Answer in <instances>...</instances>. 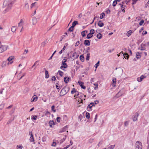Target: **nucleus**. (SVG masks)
Masks as SVG:
<instances>
[{
    "mask_svg": "<svg viewBox=\"0 0 149 149\" xmlns=\"http://www.w3.org/2000/svg\"><path fill=\"white\" fill-rule=\"evenodd\" d=\"M78 83L79 85L81 87V88L83 89H85L86 87L84 85V83L81 81H79L78 82Z\"/></svg>",
    "mask_w": 149,
    "mask_h": 149,
    "instance_id": "nucleus-12",
    "label": "nucleus"
},
{
    "mask_svg": "<svg viewBox=\"0 0 149 149\" xmlns=\"http://www.w3.org/2000/svg\"><path fill=\"white\" fill-rule=\"evenodd\" d=\"M94 85L95 86V87L94 88V89L95 90H96L98 88V84H94Z\"/></svg>",
    "mask_w": 149,
    "mask_h": 149,
    "instance_id": "nucleus-46",
    "label": "nucleus"
},
{
    "mask_svg": "<svg viewBox=\"0 0 149 149\" xmlns=\"http://www.w3.org/2000/svg\"><path fill=\"white\" fill-rule=\"evenodd\" d=\"M6 61H3L2 63L1 66L2 67H5L6 65Z\"/></svg>",
    "mask_w": 149,
    "mask_h": 149,
    "instance_id": "nucleus-27",
    "label": "nucleus"
},
{
    "mask_svg": "<svg viewBox=\"0 0 149 149\" xmlns=\"http://www.w3.org/2000/svg\"><path fill=\"white\" fill-rule=\"evenodd\" d=\"M100 64V61H98L97 63H96L95 65V67L97 68L98 66Z\"/></svg>",
    "mask_w": 149,
    "mask_h": 149,
    "instance_id": "nucleus-52",
    "label": "nucleus"
},
{
    "mask_svg": "<svg viewBox=\"0 0 149 149\" xmlns=\"http://www.w3.org/2000/svg\"><path fill=\"white\" fill-rule=\"evenodd\" d=\"M67 59L66 57H64L62 60V61L63 63H65L67 61Z\"/></svg>",
    "mask_w": 149,
    "mask_h": 149,
    "instance_id": "nucleus-57",
    "label": "nucleus"
},
{
    "mask_svg": "<svg viewBox=\"0 0 149 149\" xmlns=\"http://www.w3.org/2000/svg\"><path fill=\"white\" fill-rule=\"evenodd\" d=\"M70 88L67 86H65L61 90L60 95L62 96L65 95L69 91Z\"/></svg>",
    "mask_w": 149,
    "mask_h": 149,
    "instance_id": "nucleus-2",
    "label": "nucleus"
},
{
    "mask_svg": "<svg viewBox=\"0 0 149 149\" xmlns=\"http://www.w3.org/2000/svg\"><path fill=\"white\" fill-rule=\"evenodd\" d=\"M61 118L60 117H57L56 118V121L58 123L60 122Z\"/></svg>",
    "mask_w": 149,
    "mask_h": 149,
    "instance_id": "nucleus-56",
    "label": "nucleus"
},
{
    "mask_svg": "<svg viewBox=\"0 0 149 149\" xmlns=\"http://www.w3.org/2000/svg\"><path fill=\"white\" fill-rule=\"evenodd\" d=\"M49 124L50 127H52V126L55 125L54 122L53 120H50L49 122Z\"/></svg>",
    "mask_w": 149,
    "mask_h": 149,
    "instance_id": "nucleus-18",
    "label": "nucleus"
},
{
    "mask_svg": "<svg viewBox=\"0 0 149 149\" xmlns=\"http://www.w3.org/2000/svg\"><path fill=\"white\" fill-rule=\"evenodd\" d=\"M144 22V20L143 19L141 20L139 23V25L140 26H141L143 24Z\"/></svg>",
    "mask_w": 149,
    "mask_h": 149,
    "instance_id": "nucleus-53",
    "label": "nucleus"
},
{
    "mask_svg": "<svg viewBox=\"0 0 149 149\" xmlns=\"http://www.w3.org/2000/svg\"><path fill=\"white\" fill-rule=\"evenodd\" d=\"M37 4V2H35L34 3H32L31 5V8H32L33 7H36V5Z\"/></svg>",
    "mask_w": 149,
    "mask_h": 149,
    "instance_id": "nucleus-23",
    "label": "nucleus"
},
{
    "mask_svg": "<svg viewBox=\"0 0 149 149\" xmlns=\"http://www.w3.org/2000/svg\"><path fill=\"white\" fill-rule=\"evenodd\" d=\"M129 123V122L128 121H126L124 123V125L125 126H127L128 125Z\"/></svg>",
    "mask_w": 149,
    "mask_h": 149,
    "instance_id": "nucleus-59",
    "label": "nucleus"
},
{
    "mask_svg": "<svg viewBox=\"0 0 149 149\" xmlns=\"http://www.w3.org/2000/svg\"><path fill=\"white\" fill-rule=\"evenodd\" d=\"M145 77L144 76L142 75L140 77L138 78L137 80L138 82H140L142 81V80Z\"/></svg>",
    "mask_w": 149,
    "mask_h": 149,
    "instance_id": "nucleus-16",
    "label": "nucleus"
},
{
    "mask_svg": "<svg viewBox=\"0 0 149 149\" xmlns=\"http://www.w3.org/2000/svg\"><path fill=\"white\" fill-rule=\"evenodd\" d=\"M22 148L23 146L21 145H17V149H22Z\"/></svg>",
    "mask_w": 149,
    "mask_h": 149,
    "instance_id": "nucleus-47",
    "label": "nucleus"
},
{
    "mask_svg": "<svg viewBox=\"0 0 149 149\" xmlns=\"http://www.w3.org/2000/svg\"><path fill=\"white\" fill-rule=\"evenodd\" d=\"M25 7L27 9H29V5L28 3H26L25 4Z\"/></svg>",
    "mask_w": 149,
    "mask_h": 149,
    "instance_id": "nucleus-43",
    "label": "nucleus"
},
{
    "mask_svg": "<svg viewBox=\"0 0 149 149\" xmlns=\"http://www.w3.org/2000/svg\"><path fill=\"white\" fill-rule=\"evenodd\" d=\"M66 36L65 35H63L61 37L60 41H62V40L64 38H66Z\"/></svg>",
    "mask_w": 149,
    "mask_h": 149,
    "instance_id": "nucleus-48",
    "label": "nucleus"
},
{
    "mask_svg": "<svg viewBox=\"0 0 149 149\" xmlns=\"http://www.w3.org/2000/svg\"><path fill=\"white\" fill-rule=\"evenodd\" d=\"M56 87L57 89H58L59 88L60 86L58 84H56Z\"/></svg>",
    "mask_w": 149,
    "mask_h": 149,
    "instance_id": "nucleus-63",
    "label": "nucleus"
},
{
    "mask_svg": "<svg viewBox=\"0 0 149 149\" xmlns=\"http://www.w3.org/2000/svg\"><path fill=\"white\" fill-rule=\"evenodd\" d=\"M114 49H109L108 50V52L109 53H111L114 50Z\"/></svg>",
    "mask_w": 149,
    "mask_h": 149,
    "instance_id": "nucleus-64",
    "label": "nucleus"
},
{
    "mask_svg": "<svg viewBox=\"0 0 149 149\" xmlns=\"http://www.w3.org/2000/svg\"><path fill=\"white\" fill-rule=\"evenodd\" d=\"M68 127V126L66 125L64 127L62 128L59 132V133H61L65 131L66 130H67Z\"/></svg>",
    "mask_w": 149,
    "mask_h": 149,
    "instance_id": "nucleus-13",
    "label": "nucleus"
},
{
    "mask_svg": "<svg viewBox=\"0 0 149 149\" xmlns=\"http://www.w3.org/2000/svg\"><path fill=\"white\" fill-rule=\"evenodd\" d=\"M79 96L80 97H84L85 98L86 96L85 95H84L82 93H79L78 91H77L76 92H75V95L74 96L75 97V99H76V98H78V97Z\"/></svg>",
    "mask_w": 149,
    "mask_h": 149,
    "instance_id": "nucleus-6",
    "label": "nucleus"
},
{
    "mask_svg": "<svg viewBox=\"0 0 149 149\" xmlns=\"http://www.w3.org/2000/svg\"><path fill=\"white\" fill-rule=\"evenodd\" d=\"M117 4V1H114L112 5L113 6H115Z\"/></svg>",
    "mask_w": 149,
    "mask_h": 149,
    "instance_id": "nucleus-50",
    "label": "nucleus"
},
{
    "mask_svg": "<svg viewBox=\"0 0 149 149\" xmlns=\"http://www.w3.org/2000/svg\"><path fill=\"white\" fill-rule=\"evenodd\" d=\"M86 31H82L81 33V35L83 37H84L86 36Z\"/></svg>",
    "mask_w": 149,
    "mask_h": 149,
    "instance_id": "nucleus-39",
    "label": "nucleus"
},
{
    "mask_svg": "<svg viewBox=\"0 0 149 149\" xmlns=\"http://www.w3.org/2000/svg\"><path fill=\"white\" fill-rule=\"evenodd\" d=\"M14 3V1L9 0H6L4 1L3 5V8L6 7V8L3 11V14H6L10 10Z\"/></svg>",
    "mask_w": 149,
    "mask_h": 149,
    "instance_id": "nucleus-1",
    "label": "nucleus"
},
{
    "mask_svg": "<svg viewBox=\"0 0 149 149\" xmlns=\"http://www.w3.org/2000/svg\"><path fill=\"white\" fill-rule=\"evenodd\" d=\"M79 56V55L76 52L73 53L72 54V57L73 59L77 58Z\"/></svg>",
    "mask_w": 149,
    "mask_h": 149,
    "instance_id": "nucleus-14",
    "label": "nucleus"
},
{
    "mask_svg": "<svg viewBox=\"0 0 149 149\" xmlns=\"http://www.w3.org/2000/svg\"><path fill=\"white\" fill-rule=\"evenodd\" d=\"M68 67V65L67 64H64V65H61L60 67V68L63 70H64V69H63V68H67Z\"/></svg>",
    "mask_w": 149,
    "mask_h": 149,
    "instance_id": "nucleus-24",
    "label": "nucleus"
},
{
    "mask_svg": "<svg viewBox=\"0 0 149 149\" xmlns=\"http://www.w3.org/2000/svg\"><path fill=\"white\" fill-rule=\"evenodd\" d=\"M83 97H80V96L78 98H76V100L78 102H79V104L81 103L82 104L83 99L85 100V98H83Z\"/></svg>",
    "mask_w": 149,
    "mask_h": 149,
    "instance_id": "nucleus-11",
    "label": "nucleus"
},
{
    "mask_svg": "<svg viewBox=\"0 0 149 149\" xmlns=\"http://www.w3.org/2000/svg\"><path fill=\"white\" fill-rule=\"evenodd\" d=\"M139 114L137 112H136L133 116V121H135L137 120Z\"/></svg>",
    "mask_w": 149,
    "mask_h": 149,
    "instance_id": "nucleus-9",
    "label": "nucleus"
},
{
    "mask_svg": "<svg viewBox=\"0 0 149 149\" xmlns=\"http://www.w3.org/2000/svg\"><path fill=\"white\" fill-rule=\"evenodd\" d=\"M45 115L46 116H50V113L49 111H46V113H45Z\"/></svg>",
    "mask_w": 149,
    "mask_h": 149,
    "instance_id": "nucleus-55",
    "label": "nucleus"
},
{
    "mask_svg": "<svg viewBox=\"0 0 149 149\" xmlns=\"http://www.w3.org/2000/svg\"><path fill=\"white\" fill-rule=\"evenodd\" d=\"M70 78L68 77H65L64 78V81L65 83L67 84L69 81Z\"/></svg>",
    "mask_w": 149,
    "mask_h": 149,
    "instance_id": "nucleus-21",
    "label": "nucleus"
},
{
    "mask_svg": "<svg viewBox=\"0 0 149 149\" xmlns=\"http://www.w3.org/2000/svg\"><path fill=\"white\" fill-rule=\"evenodd\" d=\"M104 15H105V14L104 13H101L100 14V19H102L104 17Z\"/></svg>",
    "mask_w": 149,
    "mask_h": 149,
    "instance_id": "nucleus-42",
    "label": "nucleus"
},
{
    "mask_svg": "<svg viewBox=\"0 0 149 149\" xmlns=\"http://www.w3.org/2000/svg\"><path fill=\"white\" fill-rule=\"evenodd\" d=\"M80 44V42L79 41H78L77 42L75 43V46H77L79 45Z\"/></svg>",
    "mask_w": 149,
    "mask_h": 149,
    "instance_id": "nucleus-61",
    "label": "nucleus"
},
{
    "mask_svg": "<svg viewBox=\"0 0 149 149\" xmlns=\"http://www.w3.org/2000/svg\"><path fill=\"white\" fill-rule=\"evenodd\" d=\"M66 47L65 46H64L63 48L59 52V53L60 54H61L62 53V52H63L65 49Z\"/></svg>",
    "mask_w": 149,
    "mask_h": 149,
    "instance_id": "nucleus-29",
    "label": "nucleus"
},
{
    "mask_svg": "<svg viewBox=\"0 0 149 149\" xmlns=\"http://www.w3.org/2000/svg\"><path fill=\"white\" fill-rule=\"evenodd\" d=\"M14 58V57L12 56L9 57L8 59L7 60L8 61L7 64L8 65L11 64L13 62V60Z\"/></svg>",
    "mask_w": 149,
    "mask_h": 149,
    "instance_id": "nucleus-7",
    "label": "nucleus"
},
{
    "mask_svg": "<svg viewBox=\"0 0 149 149\" xmlns=\"http://www.w3.org/2000/svg\"><path fill=\"white\" fill-rule=\"evenodd\" d=\"M90 54L89 53H88L87 54L86 57V60L87 61H88L89 59L90 58Z\"/></svg>",
    "mask_w": 149,
    "mask_h": 149,
    "instance_id": "nucleus-36",
    "label": "nucleus"
},
{
    "mask_svg": "<svg viewBox=\"0 0 149 149\" xmlns=\"http://www.w3.org/2000/svg\"><path fill=\"white\" fill-rule=\"evenodd\" d=\"M98 25L100 27H102L103 26L104 23L102 22L101 21H99L97 23Z\"/></svg>",
    "mask_w": 149,
    "mask_h": 149,
    "instance_id": "nucleus-22",
    "label": "nucleus"
},
{
    "mask_svg": "<svg viewBox=\"0 0 149 149\" xmlns=\"http://www.w3.org/2000/svg\"><path fill=\"white\" fill-rule=\"evenodd\" d=\"M56 143L55 142H53L52 144V146L55 147L56 146Z\"/></svg>",
    "mask_w": 149,
    "mask_h": 149,
    "instance_id": "nucleus-60",
    "label": "nucleus"
},
{
    "mask_svg": "<svg viewBox=\"0 0 149 149\" xmlns=\"http://www.w3.org/2000/svg\"><path fill=\"white\" fill-rule=\"evenodd\" d=\"M16 30V28L15 26H13L11 28V31L13 32H15Z\"/></svg>",
    "mask_w": 149,
    "mask_h": 149,
    "instance_id": "nucleus-41",
    "label": "nucleus"
},
{
    "mask_svg": "<svg viewBox=\"0 0 149 149\" xmlns=\"http://www.w3.org/2000/svg\"><path fill=\"white\" fill-rule=\"evenodd\" d=\"M136 57L137 58H139L141 57V56L140 55V53L139 52H137L136 54Z\"/></svg>",
    "mask_w": 149,
    "mask_h": 149,
    "instance_id": "nucleus-35",
    "label": "nucleus"
},
{
    "mask_svg": "<svg viewBox=\"0 0 149 149\" xmlns=\"http://www.w3.org/2000/svg\"><path fill=\"white\" fill-rule=\"evenodd\" d=\"M80 59L82 62L84 61V57L83 55H81L80 56Z\"/></svg>",
    "mask_w": 149,
    "mask_h": 149,
    "instance_id": "nucleus-33",
    "label": "nucleus"
},
{
    "mask_svg": "<svg viewBox=\"0 0 149 149\" xmlns=\"http://www.w3.org/2000/svg\"><path fill=\"white\" fill-rule=\"evenodd\" d=\"M85 45L87 46H89L90 45V42L89 40H85L84 42Z\"/></svg>",
    "mask_w": 149,
    "mask_h": 149,
    "instance_id": "nucleus-20",
    "label": "nucleus"
},
{
    "mask_svg": "<svg viewBox=\"0 0 149 149\" xmlns=\"http://www.w3.org/2000/svg\"><path fill=\"white\" fill-rule=\"evenodd\" d=\"M132 33V31H131V30L129 31L127 33V34L129 35H128V36H130L131 35Z\"/></svg>",
    "mask_w": 149,
    "mask_h": 149,
    "instance_id": "nucleus-54",
    "label": "nucleus"
},
{
    "mask_svg": "<svg viewBox=\"0 0 149 149\" xmlns=\"http://www.w3.org/2000/svg\"><path fill=\"white\" fill-rule=\"evenodd\" d=\"M36 93H34V95L32 97V98L31 99V102H35L38 99V96L40 95V94H38V95H36Z\"/></svg>",
    "mask_w": 149,
    "mask_h": 149,
    "instance_id": "nucleus-4",
    "label": "nucleus"
},
{
    "mask_svg": "<svg viewBox=\"0 0 149 149\" xmlns=\"http://www.w3.org/2000/svg\"><path fill=\"white\" fill-rule=\"evenodd\" d=\"M112 81V86L113 87H115L116 84V79L115 78H113Z\"/></svg>",
    "mask_w": 149,
    "mask_h": 149,
    "instance_id": "nucleus-19",
    "label": "nucleus"
},
{
    "mask_svg": "<svg viewBox=\"0 0 149 149\" xmlns=\"http://www.w3.org/2000/svg\"><path fill=\"white\" fill-rule=\"evenodd\" d=\"M8 48V46L4 45H2L0 42V53H2L6 51Z\"/></svg>",
    "mask_w": 149,
    "mask_h": 149,
    "instance_id": "nucleus-3",
    "label": "nucleus"
},
{
    "mask_svg": "<svg viewBox=\"0 0 149 149\" xmlns=\"http://www.w3.org/2000/svg\"><path fill=\"white\" fill-rule=\"evenodd\" d=\"M56 79L55 77L54 76H52V81H55Z\"/></svg>",
    "mask_w": 149,
    "mask_h": 149,
    "instance_id": "nucleus-62",
    "label": "nucleus"
},
{
    "mask_svg": "<svg viewBox=\"0 0 149 149\" xmlns=\"http://www.w3.org/2000/svg\"><path fill=\"white\" fill-rule=\"evenodd\" d=\"M90 33L93 35L95 33V30L93 29H91L90 31Z\"/></svg>",
    "mask_w": 149,
    "mask_h": 149,
    "instance_id": "nucleus-51",
    "label": "nucleus"
},
{
    "mask_svg": "<svg viewBox=\"0 0 149 149\" xmlns=\"http://www.w3.org/2000/svg\"><path fill=\"white\" fill-rule=\"evenodd\" d=\"M142 145L141 143L139 141H137L136 143L135 149H142Z\"/></svg>",
    "mask_w": 149,
    "mask_h": 149,
    "instance_id": "nucleus-5",
    "label": "nucleus"
},
{
    "mask_svg": "<svg viewBox=\"0 0 149 149\" xmlns=\"http://www.w3.org/2000/svg\"><path fill=\"white\" fill-rule=\"evenodd\" d=\"M30 141L31 142H34V137L33 136H31L30 138Z\"/></svg>",
    "mask_w": 149,
    "mask_h": 149,
    "instance_id": "nucleus-31",
    "label": "nucleus"
},
{
    "mask_svg": "<svg viewBox=\"0 0 149 149\" xmlns=\"http://www.w3.org/2000/svg\"><path fill=\"white\" fill-rule=\"evenodd\" d=\"M74 27H72V26H71V27H70L69 28V29L68 30V31H70V32H72L73 31V30H74Z\"/></svg>",
    "mask_w": 149,
    "mask_h": 149,
    "instance_id": "nucleus-40",
    "label": "nucleus"
},
{
    "mask_svg": "<svg viewBox=\"0 0 149 149\" xmlns=\"http://www.w3.org/2000/svg\"><path fill=\"white\" fill-rule=\"evenodd\" d=\"M86 117L88 119L89 118H90V114L89 113L86 112Z\"/></svg>",
    "mask_w": 149,
    "mask_h": 149,
    "instance_id": "nucleus-38",
    "label": "nucleus"
},
{
    "mask_svg": "<svg viewBox=\"0 0 149 149\" xmlns=\"http://www.w3.org/2000/svg\"><path fill=\"white\" fill-rule=\"evenodd\" d=\"M122 95V94L120 92H119L116 95V97H119Z\"/></svg>",
    "mask_w": 149,
    "mask_h": 149,
    "instance_id": "nucleus-28",
    "label": "nucleus"
},
{
    "mask_svg": "<svg viewBox=\"0 0 149 149\" xmlns=\"http://www.w3.org/2000/svg\"><path fill=\"white\" fill-rule=\"evenodd\" d=\"M32 24L33 25H36L37 22V19L36 17H33L32 19Z\"/></svg>",
    "mask_w": 149,
    "mask_h": 149,
    "instance_id": "nucleus-17",
    "label": "nucleus"
},
{
    "mask_svg": "<svg viewBox=\"0 0 149 149\" xmlns=\"http://www.w3.org/2000/svg\"><path fill=\"white\" fill-rule=\"evenodd\" d=\"M124 56V57L125 58H127V59H128L129 57V56L128 54L127 53H125V54H123V55Z\"/></svg>",
    "mask_w": 149,
    "mask_h": 149,
    "instance_id": "nucleus-32",
    "label": "nucleus"
},
{
    "mask_svg": "<svg viewBox=\"0 0 149 149\" xmlns=\"http://www.w3.org/2000/svg\"><path fill=\"white\" fill-rule=\"evenodd\" d=\"M123 3V2H122V3H120L119 5L120 6V7L122 11L125 13V6L124 5Z\"/></svg>",
    "mask_w": 149,
    "mask_h": 149,
    "instance_id": "nucleus-10",
    "label": "nucleus"
},
{
    "mask_svg": "<svg viewBox=\"0 0 149 149\" xmlns=\"http://www.w3.org/2000/svg\"><path fill=\"white\" fill-rule=\"evenodd\" d=\"M78 24V21H75L73 22L72 26V27H74L76 24Z\"/></svg>",
    "mask_w": 149,
    "mask_h": 149,
    "instance_id": "nucleus-25",
    "label": "nucleus"
},
{
    "mask_svg": "<svg viewBox=\"0 0 149 149\" xmlns=\"http://www.w3.org/2000/svg\"><path fill=\"white\" fill-rule=\"evenodd\" d=\"M23 23L24 22L22 19H21L18 24V27H22V28H23Z\"/></svg>",
    "mask_w": 149,
    "mask_h": 149,
    "instance_id": "nucleus-15",
    "label": "nucleus"
},
{
    "mask_svg": "<svg viewBox=\"0 0 149 149\" xmlns=\"http://www.w3.org/2000/svg\"><path fill=\"white\" fill-rule=\"evenodd\" d=\"M55 108V106L54 105H53L51 107V109L52 111H53L54 112H55L56 111V110L54 109Z\"/></svg>",
    "mask_w": 149,
    "mask_h": 149,
    "instance_id": "nucleus-45",
    "label": "nucleus"
},
{
    "mask_svg": "<svg viewBox=\"0 0 149 149\" xmlns=\"http://www.w3.org/2000/svg\"><path fill=\"white\" fill-rule=\"evenodd\" d=\"M102 37V35L100 33H99L97 35V38L99 39L101 38Z\"/></svg>",
    "mask_w": 149,
    "mask_h": 149,
    "instance_id": "nucleus-37",
    "label": "nucleus"
},
{
    "mask_svg": "<svg viewBox=\"0 0 149 149\" xmlns=\"http://www.w3.org/2000/svg\"><path fill=\"white\" fill-rule=\"evenodd\" d=\"M45 75H46V77H45L46 78H48L49 77V74H48V72L47 71H45Z\"/></svg>",
    "mask_w": 149,
    "mask_h": 149,
    "instance_id": "nucleus-49",
    "label": "nucleus"
},
{
    "mask_svg": "<svg viewBox=\"0 0 149 149\" xmlns=\"http://www.w3.org/2000/svg\"><path fill=\"white\" fill-rule=\"evenodd\" d=\"M93 36V35L89 33L87 34L86 38L87 39H90L92 38Z\"/></svg>",
    "mask_w": 149,
    "mask_h": 149,
    "instance_id": "nucleus-26",
    "label": "nucleus"
},
{
    "mask_svg": "<svg viewBox=\"0 0 149 149\" xmlns=\"http://www.w3.org/2000/svg\"><path fill=\"white\" fill-rule=\"evenodd\" d=\"M115 146V145H111L110 146H109L108 148H109V149H113Z\"/></svg>",
    "mask_w": 149,
    "mask_h": 149,
    "instance_id": "nucleus-44",
    "label": "nucleus"
},
{
    "mask_svg": "<svg viewBox=\"0 0 149 149\" xmlns=\"http://www.w3.org/2000/svg\"><path fill=\"white\" fill-rule=\"evenodd\" d=\"M77 91V90H76L75 88H73L71 91V93L72 94H73L75 93Z\"/></svg>",
    "mask_w": 149,
    "mask_h": 149,
    "instance_id": "nucleus-30",
    "label": "nucleus"
},
{
    "mask_svg": "<svg viewBox=\"0 0 149 149\" xmlns=\"http://www.w3.org/2000/svg\"><path fill=\"white\" fill-rule=\"evenodd\" d=\"M137 1H138V0H132V4H135L136 3V2Z\"/></svg>",
    "mask_w": 149,
    "mask_h": 149,
    "instance_id": "nucleus-58",
    "label": "nucleus"
},
{
    "mask_svg": "<svg viewBox=\"0 0 149 149\" xmlns=\"http://www.w3.org/2000/svg\"><path fill=\"white\" fill-rule=\"evenodd\" d=\"M93 106H95L94 104L93 103L91 102V103L88 105V106L87 109L88 111H92V107Z\"/></svg>",
    "mask_w": 149,
    "mask_h": 149,
    "instance_id": "nucleus-8",
    "label": "nucleus"
},
{
    "mask_svg": "<svg viewBox=\"0 0 149 149\" xmlns=\"http://www.w3.org/2000/svg\"><path fill=\"white\" fill-rule=\"evenodd\" d=\"M58 73L61 77L62 76L63 74V72L60 70L58 71Z\"/></svg>",
    "mask_w": 149,
    "mask_h": 149,
    "instance_id": "nucleus-34",
    "label": "nucleus"
}]
</instances>
